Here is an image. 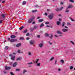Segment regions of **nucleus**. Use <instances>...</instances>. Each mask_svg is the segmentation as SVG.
Masks as SVG:
<instances>
[{
	"mask_svg": "<svg viewBox=\"0 0 75 75\" xmlns=\"http://www.w3.org/2000/svg\"><path fill=\"white\" fill-rule=\"evenodd\" d=\"M8 41H10V42H15V41H17V39H12L10 40V38H8Z\"/></svg>",
	"mask_w": 75,
	"mask_h": 75,
	"instance_id": "obj_1",
	"label": "nucleus"
},
{
	"mask_svg": "<svg viewBox=\"0 0 75 75\" xmlns=\"http://www.w3.org/2000/svg\"><path fill=\"white\" fill-rule=\"evenodd\" d=\"M48 17L50 20H52L54 17V14L53 13H51L48 16Z\"/></svg>",
	"mask_w": 75,
	"mask_h": 75,
	"instance_id": "obj_2",
	"label": "nucleus"
},
{
	"mask_svg": "<svg viewBox=\"0 0 75 75\" xmlns=\"http://www.w3.org/2000/svg\"><path fill=\"white\" fill-rule=\"evenodd\" d=\"M9 56L11 57V58L12 61H14L15 59V56H13L12 54H9Z\"/></svg>",
	"mask_w": 75,
	"mask_h": 75,
	"instance_id": "obj_3",
	"label": "nucleus"
},
{
	"mask_svg": "<svg viewBox=\"0 0 75 75\" xmlns=\"http://www.w3.org/2000/svg\"><path fill=\"white\" fill-rule=\"evenodd\" d=\"M34 19V17H33L31 18L28 21V23H31L33 21V20Z\"/></svg>",
	"mask_w": 75,
	"mask_h": 75,
	"instance_id": "obj_4",
	"label": "nucleus"
},
{
	"mask_svg": "<svg viewBox=\"0 0 75 75\" xmlns=\"http://www.w3.org/2000/svg\"><path fill=\"white\" fill-rule=\"evenodd\" d=\"M64 8V7H61L60 8H57L55 10L56 11H62V10Z\"/></svg>",
	"mask_w": 75,
	"mask_h": 75,
	"instance_id": "obj_5",
	"label": "nucleus"
},
{
	"mask_svg": "<svg viewBox=\"0 0 75 75\" xmlns=\"http://www.w3.org/2000/svg\"><path fill=\"white\" fill-rule=\"evenodd\" d=\"M5 70L8 71L9 69H11V67H8L7 66H5Z\"/></svg>",
	"mask_w": 75,
	"mask_h": 75,
	"instance_id": "obj_6",
	"label": "nucleus"
},
{
	"mask_svg": "<svg viewBox=\"0 0 75 75\" xmlns=\"http://www.w3.org/2000/svg\"><path fill=\"white\" fill-rule=\"evenodd\" d=\"M6 16V14L5 13H3L1 14V17L3 18H4Z\"/></svg>",
	"mask_w": 75,
	"mask_h": 75,
	"instance_id": "obj_7",
	"label": "nucleus"
},
{
	"mask_svg": "<svg viewBox=\"0 0 75 75\" xmlns=\"http://www.w3.org/2000/svg\"><path fill=\"white\" fill-rule=\"evenodd\" d=\"M18 64L17 62H15L13 64L12 66L13 67H16L17 65Z\"/></svg>",
	"mask_w": 75,
	"mask_h": 75,
	"instance_id": "obj_8",
	"label": "nucleus"
},
{
	"mask_svg": "<svg viewBox=\"0 0 75 75\" xmlns=\"http://www.w3.org/2000/svg\"><path fill=\"white\" fill-rule=\"evenodd\" d=\"M30 44L31 45H33L34 44V42L33 40H31L30 42Z\"/></svg>",
	"mask_w": 75,
	"mask_h": 75,
	"instance_id": "obj_9",
	"label": "nucleus"
},
{
	"mask_svg": "<svg viewBox=\"0 0 75 75\" xmlns=\"http://www.w3.org/2000/svg\"><path fill=\"white\" fill-rule=\"evenodd\" d=\"M68 30L65 28H64L62 29V31L63 32H67Z\"/></svg>",
	"mask_w": 75,
	"mask_h": 75,
	"instance_id": "obj_10",
	"label": "nucleus"
},
{
	"mask_svg": "<svg viewBox=\"0 0 75 75\" xmlns=\"http://www.w3.org/2000/svg\"><path fill=\"white\" fill-rule=\"evenodd\" d=\"M43 46V43H42L39 44V46L40 48H42V47Z\"/></svg>",
	"mask_w": 75,
	"mask_h": 75,
	"instance_id": "obj_11",
	"label": "nucleus"
},
{
	"mask_svg": "<svg viewBox=\"0 0 75 75\" xmlns=\"http://www.w3.org/2000/svg\"><path fill=\"white\" fill-rule=\"evenodd\" d=\"M21 59H22L21 57H19L16 59V60L18 61V60H19V61H21Z\"/></svg>",
	"mask_w": 75,
	"mask_h": 75,
	"instance_id": "obj_12",
	"label": "nucleus"
},
{
	"mask_svg": "<svg viewBox=\"0 0 75 75\" xmlns=\"http://www.w3.org/2000/svg\"><path fill=\"white\" fill-rule=\"evenodd\" d=\"M57 33L58 34H62V32L60 31H57Z\"/></svg>",
	"mask_w": 75,
	"mask_h": 75,
	"instance_id": "obj_13",
	"label": "nucleus"
},
{
	"mask_svg": "<svg viewBox=\"0 0 75 75\" xmlns=\"http://www.w3.org/2000/svg\"><path fill=\"white\" fill-rule=\"evenodd\" d=\"M72 6L71 5H69V6L67 8H72Z\"/></svg>",
	"mask_w": 75,
	"mask_h": 75,
	"instance_id": "obj_14",
	"label": "nucleus"
},
{
	"mask_svg": "<svg viewBox=\"0 0 75 75\" xmlns=\"http://www.w3.org/2000/svg\"><path fill=\"white\" fill-rule=\"evenodd\" d=\"M23 75H24V74H25V72H27V70L25 69L23 71Z\"/></svg>",
	"mask_w": 75,
	"mask_h": 75,
	"instance_id": "obj_15",
	"label": "nucleus"
},
{
	"mask_svg": "<svg viewBox=\"0 0 75 75\" xmlns=\"http://www.w3.org/2000/svg\"><path fill=\"white\" fill-rule=\"evenodd\" d=\"M11 38H16V36L14 35H11Z\"/></svg>",
	"mask_w": 75,
	"mask_h": 75,
	"instance_id": "obj_16",
	"label": "nucleus"
},
{
	"mask_svg": "<svg viewBox=\"0 0 75 75\" xmlns=\"http://www.w3.org/2000/svg\"><path fill=\"white\" fill-rule=\"evenodd\" d=\"M45 37H48L49 36V34L47 33H45Z\"/></svg>",
	"mask_w": 75,
	"mask_h": 75,
	"instance_id": "obj_17",
	"label": "nucleus"
},
{
	"mask_svg": "<svg viewBox=\"0 0 75 75\" xmlns=\"http://www.w3.org/2000/svg\"><path fill=\"white\" fill-rule=\"evenodd\" d=\"M44 21V20L42 19H40L38 21V22L39 23H41L42 21Z\"/></svg>",
	"mask_w": 75,
	"mask_h": 75,
	"instance_id": "obj_18",
	"label": "nucleus"
},
{
	"mask_svg": "<svg viewBox=\"0 0 75 75\" xmlns=\"http://www.w3.org/2000/svg\"><path fill=\"white\" fill-rule=\"evenodd\" d=\"M20 45H21V43H18L16 47H20Z\"/></svg>",
	"mask_w": 75,
	"mask_h": 75,
	"instance_id": "obj_19",
	"label": "nucleus"
},
{
	"mask_svg": "<svg viewBox=\"0 0 75 75\" xmlns=\"http://www.w3.org/2000/svg\"><path fill=\"white\" fill-rule=\"evenodd\" d=\"M44 26V24L43 23H42L40 25V27L41 28V27H43V26Z\"/></svg>",
	"mask_w": 75,
	"mask_h": 75,
	"instance_id": "obj_20",
	"label": "nucleus"
},
{
	"mask_svg": "<svg viewBox=\"0 0 75 75\" xmlns=\"http://www.w3.org/2000/svg\"><path fill=\"white\" fill-rule=\"evenodd\" d=\"M18 53L19 54H20V53H21V54H23V52H21L20 50H18Z\"/></svg>",
	"mask_w": 75,
	"mask_h": 75,
	"instance_id": "obj_21",
	"label": "nucleus"
},
{
	"mask_svg": "<svg viewBox=\"0 0 75 75\" xmlns=\"http://www.w3.org/2000/svg\"><path fill=\"white\" fill-rule=\"evenodd\" d=\"M68 8H67L66 9V10L65 11L66 13H69V11L68 9Z\"/></svg>",
	"mask_w": 75,
	"mask_h": 75,
	"instance_id": "obj_22",
	"label": "nucleus"
},
{
	"mask_svg": "<svg viewBox=\"0 0 75 75\" xmlns=\"http://www.w3.org/2000/svg\"><path fill=\"white\" fill-rule=\"evenodd\" d=\"M38 27V25H36L35 26L34 28H33V29H35L36 28H37Z\"/></svg>",
	"mask_w": 75,
	"mask_h": 75,
	"instance_id": "obj_23",
	"label": "nucleus"
},
{
	"mask_svg": "<svg viewBox=\"0 0 75 75\" xmlns=\"http://www.w3.org/2000/svg\"><path fill=\"white\" fill-rule=\"evenodd\" d=\"M37 11V10H33V11H32V13H35V12H36Z\"/></svg>",
	"mask_w": 75,
	"mask_h": 75,
	"instance_id": "obj_24",
	"label": "nucleus"
},
{
	"mask_svg": "<svg viewBox=\"0 0 75 75\" xmlns=\"http://www.w3.org/2000/svg\"><path fill=\"white\" fill-rule=\"evenodd\" d=\"M60 23H61V22H60L59 21H57V25H59V24H60Z\"/></svg>",
	"mask_w": 75,
	"mask_h": 75,
	"instance_id": "obj_25",
	"label": "nucleus"
},
{
	"mask_svg": "<svg viewBox=\"0 0 75 75\" xmlns=\"http://www.w3.org/2000/svg\"><path fill=\"white\" fill-rule=\"evenodd\" d=\"M36 65H37L38 67H40V63H36Z\"/></svg>",
	"mask_w": 75,
	"mask_h": 75,
	"instance_id": "obj_26",
	"label": "nucleus"
},
{
	"mask_svg": "<svg viewBox=\"0 0 75 75\" xmlns=\"http://www.w3.org/2000/svg\"><path fill=\"white\" fill-rule=\"evenodd\" d=\"M8 48L9 47L8 46H6L5 48V50H7V49H8Z\"/></svg>",
	"mask_w": 75,
	"mask_h": 75,
	"instance_id": "obj_27",
	"label": "nucleus"
},
{
	"mask_svg": "<svg viewBox=\"0 0 75 75\" xmlns=\"http://www.w3.org/2000/svg\"><path fill=\"white\" fill-rule=\"evenodd\" d=\"M62 27H64L65 25V22H63L62 23Z\"/></svg>",
	"mask_w": 75,
	"mask_h": 75,
	"instance_id": "obj_28",
	"label": "nucleus"
},
{
	"mask_svg": "<svg viewBox=\"0 0 75 75\" xmlns=\"http://www.w3.org/2000/svg\"><path fill=\"white\" fill-rule=\"evenodd\" d=\"M54 59V57H52L50 59V61H52Z\"/></svg>",
	"mask_w": 75,
	"mask_h": 75,
	"instance_id": "obj_29",
	"label": "nucleus"
},
{
	"mask_svg": "<svg viewBox=\"0 0 75 75\" xmlns=\"http://www.w3.org/2000/svg\"><path fill=\"white\" fill-rule=\"evenodd\" d=\"M69 18L72 21H75L72 18Z\"/></svg>",
	"mask_w": 75,
	"mask_h": 75,
	"instance_id": "obj_30",
	"label": "nucleus"
},
{
	"mask_svg": "<svg viewBox=\"0 0 75 75\" xmlns=\"http://www.w3.org/2000/svg\"><path fill=\"white\" fill-rule=\"evenodd\" d=\"M23 28H24V27H23V26L19 28L20 30H22V29H23Z\"/></svg>",
	"mask_w": 75,
	"mask_h": 75,
	"instance_id": "obj_31",
	"label": "nucleus"
},
{
	"mask_svg": "<svg viewBox=\"0 0 75 75\" xmlns=\"http://www.w3.org/2000/svg\"><path fill=\"white\" fill-rule=\"evenodd\" d=\"M33 62H30L28 63V65H31L33 64Z\"/></svg>",
	"mask_w": 75,
	"mask_h": 75,
	"instance_id": "obj_32",
	"label": "nucleus"
},
{
	"mask_svg": "<svg viewBox=\"0 0 75 75\" xmlns=\"http://www.w3.org/2000/svg\"><path fill=\"white\" fill-rule=\"evenodd\" d=\"M69 1L71 3H74V1H73V0H69Z\"/></svg>",
	"mask_w": 75,
	"mask_h": 75,
	"instance_id": "obj_33",
	"label": "nucleus"
},
{
	"mask_svg": "<svg viewBox=\"0 0 75 75\" xmlns=\"http://www.w3.org/2000/svg\"><path fill=\"white\" fill-rule=\"evenodd\" d=\"M26 3V2L25 1H24L23 3V5H24V4H25Z\"/></svg>",
	"mask_w": 75,
	"mask_h": 75,
	"instance_id": "obj_34",
	"label": "nucleus"
},
{
	"mask_svg": "<svg viewBox=\"0 0 75 75\" xmlns=\"http://www.w3.org/2000/svg\"><path fill=\"white\" fill-rule=\"evenodd\" d=\"M27 32V30H25L23 32V33H26Z\"/></svg>",
	"mask_w": 75,
	"mask_h": 75,
	"instance_id": "obj_35",
	"label": "nucleus"
},
{
	"mask_svg": "<svg viewBox=\"0 0 75 75\" xmlns=\"http://www.w3.org/2000/svg\"><path fill=\"white\" fill-rule=\"evenodd\" d=\"M70 69L71 70H72V69H73V66H70Z\"/></svg>",
	"mask_w": 75,
	"mask_h": 75,
	"instance_id": "obj_36",
	"label": "nucleus"
},
{
	"mask_svg": "<svg viewBox=\"0 0 75 75\" xmlns=\"http://www.w3.org/2000/svg\"><path fill=\"white\" fill-rule=\"evenodd\" d=\"M45 24H50V22H46L45 23Z\"/></svg>",
	"mask_w": 75,
	"mask_h": 75,
	"instance_id": "obj_37",
	"label": "nucleus"
},
{
	"mask_svg": "<svg viewBox=\"0 0 75 75\" xmlns=\"http://www.w3.org/2000/svg\"><path fill=\"white\" fill-rule=\"evenodd\" d=\"M10 74L11 75H14V74H13V73L12 72H10Z\"/></svg>",
	"mask_w": 75,
	"mask_h": 75,
	"instance_id": "obj_38",
	"label": "nucleus"
},
{
	"mask_svg": "<svg viewBox=\"0 0 75 75\" xmlns=\"http://www.w3.org/2000/svg\"><path fill=\"white\" fill-rule=\"evenodd\" d=\"M60 61L62 62V64H64V60H61Z\"/></svg>",
	"mask_w": 75,
	"mask_h": 75,
	"instance_id": "obj_39",
	"label": "nucleus"
},
{
	"mask_svg": "<svg viewBox=\"0 0 75 75\" xmlns=\"http://www.w3.org/2000/svg\"><path fill=\"white\" fill-rule=\"evenodd\" d=\"M3 72L4 73V74H7V71H4Z\"/></svg>",
	"mask_w": 75,
	"mask_h": 75,
	"instance_id": "obj_40",
	"label": "nucleus"
},
{
	"mask_svg": "<svg viewBox=\"0 0 75 75\" xmlns=\"http://www.w3.org/2000/svg\"><path fill=\"white\" fill-rule=\"evenodd\" d=\"M48 43H49V44L50 45H52V42H48Z\"/></svg>",
	"mask_w": 75,
	"mask_h": 75,
	"instance_id": "obj_41",
	"label": "nucleus"
},
{
	"mask_svg": "<svg viewBox=\"0 0 75 75\" xmlns=\"http://www.w3.org/2000/svg\"><path fill=\"white\" fill-rule=\"evenodd\" d=\"M51 39H52V35L51 34V36H50L49 37Z\"/></svg>",
	"mask_w": 75,
	"mask_h": 75,
	"instance_id": "obj_42",
	"label": "nucleus"
},
{
	"mask_svg": "<svg viewBox=\"0 0 75 75\" xmlns=\"http://www.w3.org/2000/svg\"><path fill=\"white\" fill-rule=\"evenodd\" d=\"M67 25H71V23H67Z\"/></svg>",
	"mask_w": 75,
	"mask_h": 75,
	"instance_id": "obj_43",
	"label": "nucleus"
},
{
	"mask_svg": "<svg viewBox=\"0 0 75 75\" xmlns=\"http://www.w3.org/2000/svg\"><path fill=\"white\" fill-rule=\"evenodd\" d=\"M40 60V59H38L37 60H36V63H38V61H39Z\"/></svg>",
	"mask_w": 75,
	"mask_h": 75,
	"instance_id": "obj_44",
	"label": "nucleus"
},
{
	"mask_svg": "<svg viewBox=\"0 0 75 75\" xmlns=\"http://www.w3.org/2000/svg\"><path fill=\"white\" fill-rule=\"evenodd\" d=\"M35 7H39V6H38V5H36L35 6Z\"/></svg>",
	"mask_w": 75,
	"mask_h": 75,
	"instance_id": "obj_45",
	"label": "nucleus"
},
{
	"mask_svg": "<svg viewBox=\"0 0 75 75\" xmlns=\"http://www.w3.org/2000/svg\"><path fill=\"white\" fill-rule=\"evenodd\" d=\"M70 42H71V43H72V44H73V45L74 44V43L72 41H70Z\"/></svg>",
	"mask_w": 75,
	"mask_h": 75,
	"instance_id": "obj_46",
	"label": "nucleus"
},
{
	"mask_svg": "<svg viewBox=\"0 0 75 75\" xmlns=\"http://www.w3.org/2000/svg\"><path fill=\"white\" fill-rule=\"evenodd\" d=\"M23 39H24L23 37H22L20 38V40H23Z\"/></svg>",
	"mask_w": 75,
	"mask_h": 75,
	"instance_id": "obj_47",
	"label": "nucleus"
},
{
	"mask_svg": "<svg viewBox=\"0 0 75 75\" xmlns=\"http://www.w3.org/2000/svg\"><path fill=\"white\" fill-rule=\"evenodd\" d=\"M28 54L29 55H31V52H28Z\"/></svg>",
	"mask_w": 75,
	"mask_h": 75,
	"instance_id": "obj_48",
	"label": "nucleus"
},
{
	"mask_svg": "<svg viewBox=\"0 0 75 75\" xmlns=\"http://www.w3.org/2000/svg\"><path fill=\"white\" fill-rule=\"evenodd\" d=\"M29 35H30V34H29V33H28L26 34V36H29Z\"/></svg>",
	"mask_w": 75,
	"mask_h": 75,
	"instance_id": "obj_49",
	"label": "nucleus"
},
{
	"mask_svg": "<svg viewBox=\"0 0 75 75\" xmlns=\"http://www.w3.org/2000/svg\"><path fill=\"white\" fill-rule=\"evenodd\" d=\"M57 60H56L55 61V65H56L57 64Z\"/></svg>",
	"mask_w": 75,
	"mask_h": 75,
	"instance_id": "obj_50",
	"label": "nucleus"
},
{
	"mask_svg": "<svg viewBox=\"0 0 75 75\" xmlns=\"http://www.w3.org/2000/svg\"><path fill=\"white\" fill-rule=\"evenodd\" d=\"M16 71H20V69H16Z\"/></svg>",
	"mask_w": 75,
	"mask_h": 75,
	"instance_id": "obj_51",
	"label": "nucleus"
},
{
	"mask_svg": "<svg viewBox=\"0 0 75 75\" xmlns=\"http://www.w3.org/2000/svg\"><path fill=\"white\" fill-rule=\"evenodd\" d=\"M59 21H62V19L61 18H59Z\"/></svg>",
	"mask_w": 75,
	"mask_h": 75,
	"instance_id": "obj_52",
	"label": "nucleus"
},
{
	"mask_svg": "<svg viewBox=\"0 0 75 75\" xmlns=\"http://www.w3.org/2000/svg\"><path fill=\"white\" fill-rule=\"evenodd\" d=\"M2 22H3V20H1V21H0V24H1V23Z\"/></svg>",
	"mask_w": 75,
	"mask_h": 75,
	"instance_id": "obj_53",
	"label": "nucleus"
},
{
	"mask_svg": "<svg viewBox=\"0 0 75 75\" xmlns=\"http://www.w3.org/2000/svg\"><path fill=\"white\" fill-rule=\"evenodd\" d=\"M63 2H60V4H62V5L63 4Z\"/></svg>",
	"mask_w": 75,
	"mask_h": 75,
	"instance_id": "obj_54",
	"label": "nucleus"
},
{
	"mask_svg": "<svg viewBox=\"0 0 75 75\" xmlns=\"http://www.w3.org/2000/svg\"><path fill=\"white\" fill-rule=\"evenodd\" d=\"M37 37L38 38H40V35H38L37 36Z\"/></svg>",
	"mask_w": 75,
	"mask_h": 75,
	"instance_id": "obj_55",
	"label": "nucleus"
},
{
	"mask_svg": "<svg viewBox=\"0 0 75 75\" xmlns=\"http://www.w3.org/2000/svg\"><path fill=\"white\" fill-rule=\"evenodd\" d=\"M30 39V38H26V40H28Z\"/></svg>",
	"mask_w": 75,
	"mask_h": 75,
	"instance_id": "obj_56",
	"label": "nucleus"
},
{
	"mask_svg": "<svg viewBox=\"0 0 75 75\" xmlns=\"http://www.w3.org/2000/svg\"><path fill=\"white\" fill-rule=\"evenodd\" d=\"M47 11H50V9H47Z\"/></svg>",
	"mask_w": 75,
	"mask_h": 75,
	"instance_id": "obj_57",
	"label": "nucleus"
},
{
	"mask_svg": "<svg viewBox=\"0 0 75 75\" xmlns=\"http://www.w3.org/2000/svg\"><path fill=\"white\" fill-rule=\"evenodd\" d=\"M45 16H47V13H45Z\"/></svg>",
	"mask_w": 75,
	"mask_h": 75,
	"instance_id": "obj_58",
	"label": "nucleus"
},
{
	"mask_svg": "<svg viewBox=\"0 0 75 75\" xmlns=\"http://www.w3.org/2000/svg\"><path fill=\"white\" fill-rule=\"evenodd\" d=\"M35 22H33L32 24H35Z\"/></svg>",
	"mask_w": 75,
	"mask_h": 75,
	"instance_id": "obj_59",
	"label": "nucleus"
},
{
	"mask_svg": "<svg viewBox=\"0 0 75 75\" xmlns=\"http://www.w3.org/2000/svg\"><path fill=\"white\" fill-rule=\"evenodd\" d=\"M54 36L56 37H58V36H57V35H55Z\"/></svg>",
	"mask_w": 75,
	"mask_h": 75,
	"instance_id": "obj_60",
	"label": "nucleus"
},
{
	"mask_svg": "<svg viewBox=\"0 0 75 75\" xmlns=\"http://www.w3.org/2000/svg\"><path fill=\"white\" fill-rule=\"evenodd\" d=\"M64 27L66 28H68L66 26H65Z\"/></svg>",
	"mask_w": 75,
	"mask_h": 75,
	"instance_id": "obj_61",
	"label": "nucleus"
},
{
	"mask_svg": "<svg viewBox=\"0 0 75 75\" xmlns=\"http://www.w3.org/2000/svg\"><path fill=\"white\" fill-rule=\"evenodd\" d=\"M4 2H5V1H3L2 2V3L3 4V3H4Z\"/></svg>",
	"mask_w": 75,
	"mask_h": 75,
	"instance_id": "obj_62",
	"label": "nucleus"
},
{
	"mask_svg": "<svg viewBox=\"0 0 75 75\" xmlns=\"http://www.w3.org/2000/svg\"><path fill=\"white\" fill-rule=\"evenodd\" d=\"M58 71H61V69H58Z\"/></svg>",
	"mask_w": 75,
	"mask_h": 75,
	"instance_id": "obj_63",
	"label": "nucleus"
},
{
	"mask_svg": "<svg viewBox=\"0 0 75 75\" xmlns=\"http://www.w3.org/2000/svg\"><path fill=\"white\" fill-rule=\"evenodd\" d=\"M10 65H12V64H13V63H12V62H10Z\"/></svg>",
	"mask_w": 75,
	"mask_h": 75,
	"instance_id": "obj_64",
	"label": "nucleus"
}]
</instances>
